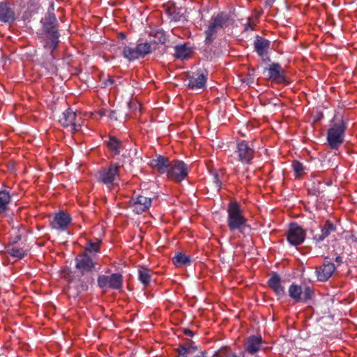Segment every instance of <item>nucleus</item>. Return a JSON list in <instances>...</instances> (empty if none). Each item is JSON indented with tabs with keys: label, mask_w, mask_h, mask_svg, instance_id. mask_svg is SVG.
Here are the masks:
<instances>
[{
	"label": "nucleus",
	"mask_w": 357,
	"mask_h": 357,
	"mask_svg": "<svg viewBox=\"0 0 357 357\" xmlns=\"http://www.w3.org/2000/svg\"><path fill=\"white\" fill-rule=\"evenodd\" d=\"M56 18L54 14H49L45 17L43 22L44 42L43 47L52 57L53 51L56 48L59 43V34L56 27Z\"/></svg>",
	"instance_id": "f257e3e1"
},
{
	"label": "nucleus",
	"mask_w": 357,
	"mask_h": 357,
	"mask_svg": "<svg viewBox=\"0 0 357 357\" xmlns=\"http://www.w3.org/2000/svg\"><path fill=\"white\" fill-rule=\"evenodd\" d=\"M227 225L230 231L238 230L242 232L246 226L247 220L243 215L239 204L236 202H231L227 208Z\"/></svg>",
	"instance_id": "f03ea898"
},
{
	"label": "nucleus",
	"mask_w": 357,
	"mask_h": 357,
	"mask_svg": "<svg viewBox=\"0 0 357 357\" xmlns=\"http://www.w3.org/2000/svg\"><path fill=\"white\" fill-rule=\"evenodd\" d=\"M346 128L345 123L341 120L328 129L327 142L331 149H336L343 143Z\"/></svg>",
	"instance_id": "7ed1b4c3"
},
{
	"label": "nucleus",
	"mask_w": 357,
	"mask_h": 357,
	"mask_svg": "<svg viewBox=\"0 0 357 357\" xmlns=\"http://www.w3.org/2000/svg\"><path fill=\"white\" fill-rule=\"evenodd\" d=\"M229 16L223 13L213 17L207 29L205 31L206 43H211L216 33L227 25Z\"/></svg>",
	"instance_id": "20e7f679"
},
{
	"label": "nucleus",
	"mask_w": 357,
	"mask_h": 357,
	"mask_svg": "<svg viewBox=\"0 0 357 357\" xmlns=\"http://www.w3.org/2000/svg\"><path fill=\"white\" fill-rule=\"evenodd\" d=\"M59 121L64 127H70L73 132H77L81 129L82 119L77 116L72 109L65 110L59 119Z\"/></svg>",
	"instance_id": "39448f33"
},
{
	"label": "nucleus",
	"mask_w": 357,
	"mask_h": 357,
	"mask_svg": "<svg viewBox=\"0 0 357 357\" xmlns=\"http://www.w3.org/2000/svg\"><path fill=\"white\" fill-rule=\"evenodd\" d=\"M121 166L112 163L107 167L102 168L98 172V180L105 185H110L119 177Z\"/></svg>",
	"instance_id": "423d86ee"
},
{
	"label": "nucleus",
	"mask_w": 357,
	"mask_h": 357,
	"mask_svg": "<svg viewBox=\"0 0 357 357\" xmlns=\"http://www.w3.org/2000/svg\"><path fill=\"white\" fill-rule=\"evenodd\" d=\"M167 176L174 181L180 182L188 176V167L182 161H172L167 172Z\"/></svg>",
	"instance_id": "0eeeda50"
},
{
	"label": "nucleus",
	"mask_w": 357,
	"mask_h": 357,
	"mask_svg": "<svg viewBox=\"0 0 357 357\" xmlns=\"http://www.w3.org/2000/svg\"><path fill=\"white\" fill-rule=\"evenodd\" d=\"M122 275L114 273L111 275H101L98 278V284L101 289H120L122 287Z\"/></svg>",
	"instance_id": "6e6552de"
},
{
	"label": "nucleus",
	"mask_w": 357,
	"mask_h": 357,
	"mask_svg": "<svg viewBox=\"0 0 357 357\" xmlns=\"http://www.w3.org/2000/svg\"><path fill=\"white\" fill-rule=\"evenodd\" d=\"M288 242L292 245L301 244L305 238V230L297 224L291 223L287 233Z\"/></svg>",
	"instance_id": "1a4fd4ad"
},
{
	"label": "nucleus",
	"mask_w": 357,
	"mask_h": 357,
	"mask_svg": "<svg viewBox=\"0 0 357 357\" xmlns=\"http://www.w3.org/2000/svg\"><path fill=\"white\" fill-rule=\"evenodd\" d=\"M151 204V199L144 195H137L132 197L130 205L134 212L140 214L149 208Z\"/></svg>",
	"instance_id": "9d476101"
},
{
	"label": "nucleus",
	"mask_w": 357,
	"mask_h": 357,
	"mask_svg": "<svg viewBox=\"0 0 357 357\" xmlns=\"http://www.w3.org/2000/svg\"><path fill=\"white\" fill-rule=\"evenodd\" d=\"M76 268L82 274L91 271L95 267L93 259L86 253L78 255L75 258Z\"/></svg>",
	"instance_id": "9b49d317"
},
{
	"label": "nucleus",
	"mask_w": 357,
	"mask_h": 357,
	"mask_svg": "<svg viewBox=\"0 0 357 357\" xmlns=\"http://www.w3.org/2000/svg\"><path fill=\"white\" fill-rule=\"evenodd\" d=\"M70 222L71 218L68 214L63 211H59L54 214L50 225L53 229L63 231L68 228Z\"/></svg>",
	"instance_id": "f8f14e48"
},
{
	"label": "nucleus",
	"mask_w": 357,
	"mask_h": 357,
	"mask_svg": "<svg viewBox=\"0 0 357 357\" xmlns=\"http://www.w3.org/2000/svg\"><path fill=\"white\" fill-rule=\"evenodd\" d=\"M236 153L239 160L245 163H250L254 155L253 149L245 141H241L238 144Z\"/></svg>",
	"instance_id": "ddd939ff"
},
{
	"label": "nucleus",
	"mask_w": 357,
	"mask_h": 357,
	"mask_svg": "<svg viewBox=\"0 0 357 357\" xmlns=\"http://www.w3.org/2000/svg\"><path fill=\"white\" fill-rule=\"evenodd\" d=\"M335 271V266L333 263L329 261L324 263L321 266L316 268L318 280L322 282L328 280L332 276Z\"/></svg>",
	"instance_id": "4468645a"
},
{
	"label": "nucleus",
	"mask_w": 357,
	"mask_h": 357,
	"mask_svg": "<svg viewBox=\"0 0 357 357\" xmlns=\"http://www.w3.org/2000/svg\"><path fill=\"white\" fill-rule=\"evenodd\" d=\"M268 77L277 82L282 83L285 81V71L278 63H272L268 68Z\"/></svg>",
	"instance_id": "2eb2a0df"
},
{
	"label": "nucleus",
	"mask_w": 357,
	"mask_h": 357,
	"mask_svg": "<svg viewBox=\"0 0 357 357\" xmlns=\"http://www.w3.org/2000/svg\"><path fill=\"white\" fill-rule=\"evenodd\" d=\"M172 162L167 158L162 155H157L150 162V165L152 168L158 170L160 174L167 173L169 167Z\"/></svg>",
	"instance_id": "dca6fc26"
},
{
	"label": "nucleus",
	"mask_w": 357,
	"mask_h": 357,
	"mask_svg": "<svg viewBox=\"0 0 357 357\" xmlns=\"http://www.w3.org/2000/svg\"><path fill=\"white\" fill-rule=\"evenodd\" d=\"M206 81V72L200 70L189 79L188 86L192 89H202L205 86Z\"/></svg>",
	"instance_id": "f3484780"
},
{
	"label": "nucleus",
	"mask_w": 357,
	"mask_h": 357,
	"mask_svg": "<svg viewBox=\"0 0 357 357\" xmlns=\"http://www.w3.org/2000/svg\"><path fill=\"white\" fill-rule=\"evenodd\" d=\"M262 338L260 335L249 337L245 342V349L251 354L257 352L261 347Z\"/></svg>",
	"instance_id": "a211bd4d"
},
{
	"label": "nucleus",
	"mask_w": 357,
	"mask_h": 357,
	"mask_svg": "<svg viewBox=\"0 0 357 357\" xmlns=\"http://www.w3.org/2000/svg\"><path fill=\"white\" fill-rule=\"evenodd\" d=\"M270 41L261 37L257 36L254 42L255 49L261 58L267 56L270 47Z\"/></svg>",
	"instance_id": "6ab92c4d"
},
{
	"label": "nucleus",
	"mask_w": 357,
	"mask_h": 357,
	"mask_svg": "<svg viewBox=\"0 0 357 357\" xmlns=\"http://www.w3.org/2000/svg\"><path fill=\"white\" fill-rule=\"evenodd\" d=\"M335 231V226L332 222L327 220L325 222L322 229H321L320 233L317 234L314 236V239L318 243L321 242L327 236H328L331 232H333Z\"/></svg>",
	"instance_id": "aec40b11"
},
{
	"label": "nucleus",
	"mask_w": 357,
	"mask_h": 357,
	"mask_svg": "<svg viewBox=\"0 0 357 357\" xmlns=\"http://www.w3.org/2000/svg\"><path fill=\"white\" fill-rule=\"evenodd\" d=\"M268 285L278 296H282L284 293V289L281 285L280 278L277 274H273L268 280Z\"/></svg>",
	"instance_id": "412c9836"
},
{
	"label": "nucleus",
	"mask_w": 357,
	"mask_h": 357,
	"mask_svg": "<svg viewBox=\"0 0 357 357\" xmlns=\"http://www.w3.org/2000/svg\"><path fill=\"white\" fill-rule=\"evenodd\" d=\"M14 13L6 3H0V21L8 22L14 20Z\"/></svg>",
	"instance_id": "4be33fe9"
},
{
	"label": "nucleus",
	"mask_w": 357,
	"mask_h": 357,
	"mask_svg": "<svg viewBox=\"0 0 357 357\" xmlns=\"http://www.w3.org/2000/svg\"><path fill=\"white\" fill-rule=\"evenodd\" d=\"M139 280L145 286L149 285L152 280L151 271L145 267L138 269Z\"/></svg>",
	"instance_id": "5701e85b"
},
{
	"label": "nucleus",
	"mask_w": 357,
	"mask_h": 357,
	"mask_svg": "<svg viewBox=\"0 0 357 357\" xmlns=\"http://www.w3.org/2000/svg\"><path fill=\"white\" fill-rule=\"evenodd\" d=\"M122 52L124 58L128 61H133L139 58L136 47L125 46Z\"/></svg>",
	"instance_id": "b1692460"
},
{
	"label": "nucleus",
	"mask_w": 357,
	"mask_h": 357,
	"mask_svg": "<svg viewBox=\"0 0 357 357\" xmlns=\"http://www.w3.org/2000/svg\"><path fill=\"white\" fill-rule=\"evenodd\" d=\"M191 50L184 45H177L175 47V55L178 59H185L191 54Z\"/></svg>",
	"instance_id": "393cba45"
},
{
	"label": "nucleus",
	"mask_w": 357,
	"mask_h": 357,
	"mask_svg": "<svg viewBox=\"0 0 357 357\" xmlns=\"http://www.w3.org/2000/svg\"><path fill=\"white\" fill-rule=\"evenodd\" d=\"M107 146L114 154L117 155L121 152L122 145L121 142L114 137H109L107 142Z\"/></svg>",
	"instance_id": "a878e982"
},
{
	"label": "nucleus",
	"mask_w": 357,
	"mask_h": 357,
	"mask_svg": "<svg viewBox=\"0 0 357 357\" xmlns=\"http://www.w3.org/2000/svg\"><path fill=\"white\" fill-rule=\"evenodd\" d=\"M289 294L296 302L301 301L302 300V289L300 286L291 284L289 289Z\"/></svg>",
	"instance_id": "bb28decb"
},
{
	"label": "nucleus",
	"mask_w": 357,
	"mask_h": 357,
	"mask_svg": "<svg viewBox=\"0 0 357 357\" xmlns=\"http://www.w3.org/2000/svg\"><path fill=\"white\" fill-rule=\"evenodd\" d=\"M10 201V196L6 190L0 191V213H3L7 209V206Z\"/></svg>",
	"instance_id": "cd10ccee"
},
{
	"label": "nucleus",
	"mask_w": 357,
	"mask_h": 357,
	"mask_svg": "<svg viewBox=\"0 0 357 357\" xmlns=\"http://www.w3.org/2000/svg\"><path fill=\"white\" fill-rule=\"evenodd\" d=\"M173 261L176 266H183L190 264V259L188 255L180 252L173 258Z\"/></svg>",
	"instance_id": "c85d7f7f"
},
{
	"label": "nucleus",
	"mask_w": 357,
	"mask_h": 357,
	"mask_svg": "<svg viewBox=\"0 0 357 357\" xmlns=\"http://www.w3.org/2000/svg\"><path fill=\"white\" fill-rule=\"evenodd\" d=\"M136 47L139 58L144 57L146 55L150 54L151 52V47L149 43H139L137 45Z\"/></svg>",
	"instance_id": "c756f323"
},
{
	"label": "nucleus",
	"mask_w": 357,
	"mask_h": 357,
	"mask_svg": "<svg viewBox=\"0 0 357 357\" xmlns=\"http://www.w3.org/2000/svg\"><path fill=\"white\" fill-rule=\"evenodd\" d=\"M26 250L17 246H12L8 249V254L18 259H22L26 255Z\"/></svg>",
	"instance_id": "7c9ffc66"
},
{
	"label": "nucleus",
	"mask_w": 357,
	"mask_h": 357,
	"mask_svg": "<svg viewBox=\"0 0 357 357\" xmlns=\"http://www.w3.org/2000/svg\"><path fill=\"white\" fill-rule=\"evenodd\" d=\"M292 167L296 177H300L306 170V167L300 162L294 160L292 162Z\"/></svg>",
	"instance_id": "2f4dec72"
},
{
	"label": "nucleus",
	"mask_w": 357,
	"mask_h": 357,
	"mask_svg": "<svg viewBox=\"0 0 357 357\" xmlns=\"http://www.w3.org/2000/svg\"><path fill=\"white\" fill-rule=\"evenodd\" d=\"M100 241H96L95 242L88 241L85 246V250L89 253H97L100 250Z\"/></svg>",
	"instance_id": "473e14b6"
},
{
	"label": "nucleus",
	"mask_w": 357,
	"mask_h": 357,
	"mask_svg": "<svg viewBox=\"0 0 357 357\" xmlns=\"http://www.w3.org/2000/svg\"><path fill=\"white\" fill-rule=\"evenodd\" d=\"M302 294H303V297H302V300L303 301H307V300L310 299L312 294H313V291H312V289L310 288V287H305L303 292L302 291Z\"/></svg>",
	"instance_id": "72a5a7b5"
},
{
	"label": "nucleus",
	"mask_w": 357,
	"mask_h": 357,
	"mask_svg": "<svg viewBox=\"0 0 357 357\" xmlns=\"http://www.w3.org/2000/svg\"><path fill=\"white\" fill-rule=\"evenodd\" d=\"M212 176L213 181L215 183L216 188L219 190L221 188V182L218 178V174L217 172H214Z\"/></svg>",
	"instance_id": "f704fd0d"
},
{
	"label": "nucleus",
	"mask_w": 357,
	"mask_h": 357,
	"mask_svg": "<svg viewBox=\"0 0 357 357\" xmlns=\"http://www.w3.org/2000/svg\"><path fill=\"white\" fill-rule=\"evenodd\" d=\"M115 80L114 79L109 77L105 82H104V85L105 87H109L111 88L114 84L115 83Z\"/></svg>",
	"instance_id": "c9c22d12"
},
{
	"label": "nucleus",
	"mask_w": 357,
	"mask_h": 357,
	"mask_svg": "<svg viewBox=\"0 0 357 357\" xmlns=\"http://www.w3.org/2000/svg\"><path fill=\"white\" fill-rule=\"evenodd\" d=\"M178 356L177 357H187V350L185 347H181L177 349Z\"/></svg>",
	"instance_id": "e433bc0d"
},
{
	"label": "nucleus",
	"mask_w": 357,
	"mask_h": 357,
	"mask_svg": "<svg viewBox=\"0 0 357 357\" xmlns=\"http://www.w3.org/2000/svg\"><path fill=\"white\" fill-rule=\"evenodd\" d=\"M185 347L186 348L187 354L193 353L194 351L197 350V347L196 346L191 345V344L188 345V347Z\"/></svg>",
	"instance_id": "4c0bfd02"
},
{
	"label": "nucleus",
	"mask_w": 357,
	"mask_h": 357,
	"mask_svg": "<svg viewBox=\"0 0 357 357\" xmlns=\"http://www.w3.org/2000/svg\"><path fill=\"white\" fill-rule=\"evenodd\" d=\"M184 333L188 336H190V337L193 336V333L189 329H185Z\"/></svg>",
	"instance_id": "58836bf2"
},
{
	"label": "nucleus",
	"mask_w": 357,
	"mask_h": 357,
	"mask_svg": "<svg viewBox=\"0 0 357 357\" xmlns=\"http://www.w3.org/2000/svg\"><path fill=\"white\" fill-rule=\"evenodd\" d=\"M213 357H222V356H221V354H220V351H216V352L213 354ZM229 357H238V356H236V355H232L231 356H229Z\"/></svg>",
	"instance_id": "ea45409f"
},
{
	"label": "nucleus",
	"mask_w": 357,
	"mask_h": 357,
	"mask_svg": "<svg viewBox=\"0 0 357 357\" xmlns=\"http://www.w3.org/2000/svg\"><path fill=\"white\" fill-rule=\"evenodd\" d=\"M249 29L252 30V29H253V27H252V26L251 25V24L248 22L247 23V24L245 25V31H248Z\"/></svg>",
	"instance_id": "a19ab883"
},
{
	"label": "nucleus",
	"mask_w": 357,
	"mask_h": 357,
	"mask_svg": "<svg viewBox=\"0 0 357 357\" xmlns=\"http://www.w3.org/2000/svg\"><path fill=\"white\" fill-rule=\"evenodd\" d=\"M114 80H115V82H116L114 84V85L115 86H117L118 84H121V80H120V79H119V78L116 79H114Z\"/></svg>",
	"instance_id": "79ce46f5"
},
{
	"label": "nucleus",
	"mask_w": 357,
	"mask_h": 357,
	"mask_svg": "<svg viewBox=\"0 0 357 357\" xmlns=\"http://www.w3.org/2000/svg\"><path fill=\"white\" fill-rule=\"evenodd\" d=\"M335 260H336V261H340V257H337Z\"/></svg>",
	"instance_id": "37998d69"
}]
</instances>
